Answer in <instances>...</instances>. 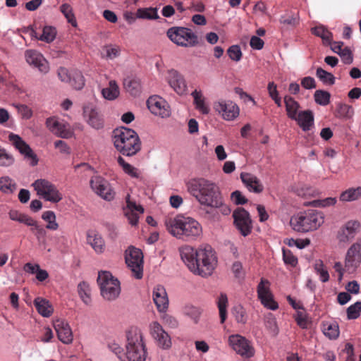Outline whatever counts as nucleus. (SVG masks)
I'll return each mask as SVG.
<instances>
[{
	"mask_svg": "<svg viewBox=\"0 0 361 361\" xmlns=\"http://www.w3.org/2000/svg\"><path fill=\"white\" fill-rule=\"evenodd\" d=\"M179 251L182 260L193 274L202 277L212 275L216 266L217 258L211 246L205 245L195 250L185 245Z\"/></svg>",
	"mask_w": 361,
	"mask_h": 361,
	"instance_id": "obj_1",
	"label": "nucleus"
},
{
	"mask_svg": "<svg viewBox=\"0 0 361 361\" xmlns=\"http://www.w3.org/2000/svg\"><path fill=\"white\" fill-rule=\"evenodd\" d=\"M188 192L202 204L211 208L223 205V197L219 186L204 178L192 179L187 183Z\"/></svg>",
	"mask_w": 361,
	"mask_h": 361,
	"instance_id": "obj_2",
	"label": "nucleus"
},
{
	"mask_svg": "<svg viewBox=\"0 0 361 361\" xmlns=\"http://www.w3.org/2000/svg\"><path fill=\"white\" fill-rule=\"evenodd\" d=\"M114 146L124 156L132 157L141 149V142L137 133L133 129L121 127L113 131Z\"/></svg>",
	"mask_w": 361,
	"mask_h": 361,
	"instance_id": "obj_3",
	"label": "nucleus"
},
{
	"mask_svg": "<svg viewBox=\"0 0 361 361\" xmlns=\"http://www.w3.org/2000/svg\"><path fill=\"white\" fill-rule=\"evenodd\" d=\"M168 231L178 239L194 240L202 233L200 224L189 217L177 216L166 221Z\"/></svg>",
	"mask_w": 361,
	"mask_h": 361,
	"instance_id": "obj_4",
	"label": "nucleus"
},
{
	"mask_svg": "<svg viewBox=\"0 0 361 361\" xmlns=\"http://www.w3.org/2000/svg\"><path fill=\"white\" fill-rule=\"evenodd\" d=\"M126 356L128 361H145L147 349L142 331L137 328L130 329L127 333Z\"/></svg>",
	"mask_w": 361,
	"mask_h": 361,
	"instance_id": "obj_5",
	"label": "nucleus"
},
{
	"mask_svg": "<svg viewBox=\"0 0 361 361\" xmlns=\"http://www.w3.org/2000/svg\"><path fill=\"white\" fill-rule=\"evenodd\" d=\"M290 223L295 231L308 232L319 227L323 224V217L321 214L312 210L293 216Z\"/></svg>",
	"mask_w": 361,
	"mask_h": 361,
	"instance_id": "obj_6",
	"label": "nucleus"
},
{
	"mask_svg": "<svg viewBox=\"0 0 361 361\" xmlns=\"http://www.w3.org/2000/svg\"><path fill=\"white\" fill-rule=\"evenodd\" d=\"M97 283L100 287L101 294L105 300H114L120 295V282L114 279L110 272H99Z\"/></svg>",
	"mask_w": 361,
	"mask_h": 361,
	"instance_id": "obj_7",
	"label": "nucleus"
},
{
	"mask_svg": "<svg viewBox=\"0 0 361 361\" xmlns=\"http://www.w3.org/2000/svg\"><path fill=\"white\" fill-rule=\"evenodd\" d=\"M167 36L173 43L180 47H192L198 44L197 36L187 27H171L167 31Z\"/></svg>",
	"mask_w": 361,
	"mask_h": 361,
	"instance_id": "obj_8",
	"label": "nucleus"
},
{
	"mask_svg": "<svg viewBox=\"0 0 361 361\" xmlns=\"http://www.w3.org/2000/svg\"><path fill=\"white\" fill-rule=\"evenodd\" d=\"M32 186L37 195L47 201L58 203L63 199V195L56 186L47 179H37L32 183Z\"/></svg>",
	"mask_w": 361,
	"mask_h": 361,
	"instance_id": "obj_9",
	"label": "nucleus"
},
{
	"mask_svg": "<svg viewBox=\"0 0 361 361\" xmlns=\"http://www.w3.org/2000/svg\"><path fill=\"white\" fill-rule=\"evenodd\" d=\"M126 263L137 279L143 276V254L141 250L133 246L128 247L125 255Z\"/></svg>",
	"mask_w": 361,
	"mask_h": 361,
	"instance_id": "obj_10",
	"label": "nucleus"
},
{
	"mask_svg": "<svg viewBox=\"0 0 361 361\" xmlns=\"http://www.w3.org/2000/svg\"><path fill=\"white\" fill-rule=\"evenodd\" d=\"M234 224L243 236L248 235L252 229L250 214L244 208L236 209L233 213Z\"/></svg>",
	"mask_w": 361,
	"mask_h": 361,
	"instance_id": "obj_11",
	"label": "nucleus"
},
{
	"mask_svg": "<svg viewBox=\"0 0 361 361\" xmlns=\"http://www.w3.org/2000/svg\"><path fill=\"white\" fill-rule=\"evenodd\" d=\"M228 341L232 348L244 358H250L255 355V349L249 341L238 334L232 335Z\"/></svg>",
	"mask_w": 361,
	"mask_h": 361,
	"instance_id": "obj_12",
	"label": "nucleus"
},
{
	"mask_svg": "<svg viewBox=\"0 0 361 361\" xmlns=\"http://www.w3.org/2000/svg\"><path fill=\"white\" fill-rule=\"evenodd\" d=\"M214 109L226 121L234 120L240 113L238 105L231 100L220 99L214 102Z\"/></svg>",
	"mask_w": 361,
	"mask_h": 361,
	"instance_id": "obj_13",
	"label": "nucleus"
},
{
	"mask_svg": "<svg viewBox=\"0 0 361 361\" xmlns=\"http://www.w3.org/2000/svg\"><path fill=\"white\" fill-rule=\"evenodd\" d=\"M92 190L104 200L111 201L114 198L115 192L107 180L101 176H94L90 181Z\"/></svg>",
	"mask_w": 361,
	"mask_h": 361,
	"instance_id": "obj_14",
	"label": "nucleus"
},
{
	"mask_svg": "<svg viewBox=\"0 0 361 361\" xmlns=\"http://www.w3.org/2000/svg\"><path fill=\"white\" fill-rule=\"evenodd\" d=\"M257 295L262 304L271 310L278 309L279 305L273 299V295L270 290V283L267 279H262L257 286Z\"/></svg>",
	"mask_w": 361,
	"mask_h": 361,
	"instance_id": "obj_15",
	"label": "nucleus"
},
{
	"mask_svg": "<svg viewBox=\"0 0 361 361\" xmlns=\"http://www.w3.org/2000/svg\"><path fill=\"white\" fill-rule=\"evenodd\" d=\"M361 262V240L353 243L348 250L345 268L349 272H353Z\"/></svg>",
	"mask_w": 361,
	"mask_h": 361,
	"instance_id": "obj_16",
	"label": "nucleus"
},
{
	"mask_svg": "<svg viewBox=\"0 0 361 361\" xmlns=\"http://www.w3.org/2000/svg\"><path fill=\"white\" fill-rule=\"evenodd\" d=\"M147 104L149 111L154 115L162 118L170 116L169 106L161 97L158 96L150 97L147 101Z\"/></svg>",
	"mask_w": 361,
	"mask_h": 361,
	"instance_id": "obj_17",
	"label": "nucleus"
},
{
	"mask_svg": "<svg viewBox=\"0 0 361 361\" xmlns=\"http://www.w3.org/2000/svg\"><path fill=\"white\" fill-rule=\"evenodd\" d=\"M8 137L9 140L22 154H23L26 158L31 159L32 166H35L37 164L38 159L37 158V155L33 152L30 146L25 141H23L20 136L11 133Z\"/></svg>",
	"mask_w": 361,
	"mask_h": 361,
	"instance_id": "obj_18",
	"label": "nucleus"
},
{
	"mask_svg": "<svg viewBox=\"0 0 361 361\" xmlns=\"http://www.w3.org/2000/svg\"><path fill=\"white\" fill-rule=\"evenodd\" d=\"M150 330L153 338L156 340L160 348L168 349L171 346L170 336L164 331L159 322H152L150 325Z\"/></svg>",
	"mask_w": 361,
	"mask_h": 361,
	"instance_id": "obj_19",
	"label": "nucleus"
},
{
	"mask_svg": "<svg viewBox=\"0 0 361 361\" xmlns=\"http://www.w3.org/2000/svg\"><path fill=\"white\" fill-rule=\"evenodd\" d=\"M26 61L37 68L39 71L47 73L49 70L47 61L39 52L35 50H27L25 51Z\"/></svg>",
	"mask_w": 361,
	"mask_h": 361,
	"instance_id": "obj_20",
	"label": "nucleus"
},
{
	"mask_svg": "<svg viewBox=\"0 0 361 361\" xmlns=\"http://www.w3.org/2000/svg\"><path fill=\"white\" fill-rule=\"evenodd\" d=\"M54 327L59 339L63 343L69 344L73 341V334L69 324L63 319L54 321Z\"/></svg>",
	"mask_w": 361,
	"mask_h": 361,
	"instance_id": "obj_21",
	"label": "nucleus"
},
{
	"mask_svg": "<svg viewBox=\"0 0 361 361\" xmlns=\"http://www.w3.org/2000/svg\"><path fill=\"white\" fill-rule=\"evenodd\" d=\"M168 82L178 94L181 95L186 92L187 85L185 79L177 71H169Z\"/></svg>",
	"mask_w": 361,
	"mask_h": 361,
	"instance_id": "obj_22",
	"label": "nucleus"
},
{
	"mask_svg": "<svg viewBox=\"0 0 361 361\" xmlns=\"http://www.w3.org/2000/svg\"><path fill=\"white\" fill-rule=\"evenodd\" d=\"M240 178L250 192L255 193L263 192L264 186L256 176L250 173H241Z\"/></svg>",
	"mask_w": 361,
	"mask_h": 361,
	"instance_id": "obj_23",
	"label": "nucleus"
},
{
	"mask_svg": "<svg viewBox=\"0 0 361 361\" xmlns=\"http://www.w3.org/2000/svg\"><path fill=\"white\" fill-rule=\"evenodd\" d=\"M360 227L357 221H349L343 227L338 234V238L341 242H347L353 239Z\"/></svg>",
	"mask_w": 361,
	"mask_h": 361,
	"instance_id": "obj_24",
	"label": "nucleus"
},
{
	"mask_svg": "<svg viewBox=\"0 0 361 361\" xmlns=\"http://www.w3.org/2000/svg\"><path fill=\"white\" fill-rule=\"evenodd\" d=\"M153 300L159 312H165L169 307L166 291L162 286H157L153 290Z\"/></svg>",
	"mask_w": 361,
	"mask_h": 361,
	"instance_id": "obj_25",
	"label": "nucleus"
},
{
	"mask_svg": "<svg viewBox=\"0 0 361 361\" xmlns=\"http://www.w3.org/2000/svg\"><path fill=\"white\" fill-rule=\"evenodd\" d=\"M83 114L87 123L94 128L100 129L103 127V120L97 110L90 105L83 107Z\"/></svg>",
	"mask_w": 361,
	"mask_h": 361,
	"instance_id": "obj_26",
	"label": "nucleus"
},
{
	"mask_svg": "<svg viewBox=\"0 0 361 361\" xmlns=\"http://www.w3.org/2000/svg\"><path fill=\"white\" fill-rule=\"evenodd\" d=\"M293 119L304 131H308L314 123V115L311 110L299 111Z\"/></svg>",
	"mask_w": 361,
	"mask_h": 361,
	"instance_id": "obj_27",
	"label": "nucleus"
},
{
	"mask_svg": "<svg viewBox=\"0 0 361 361\" xmlns=\"http://www.w3.org/2000/svg\"><path fill=\"white\" fill-rule=\"evenodd\" d=\"M34 305L38 313L44 317H50L54 312L52 305L44 298L40 297L36 298L34 300Z\"/></svg>",
	"mask_w": 361,
	"mask_h": 361,
	"instance_id": "obj_28",
	"label": "nucleus"
},
{
	"mask_svg": "<svg viewBox=\"0 0 361 361\" xmlns=\"http://www.w3.org/2000/svg\"><path fill=\"white\" fill-rule=\"evenodd\" d=\"M87 242L97 253H102L105 249V243L102 237L95 233L90 232L87 234Z\"/></svg>",
	"mask_w": 361,
	"mask_h": 361,
	"instance_id": "obj_29",
	"label": "nucleus"
},
{
	"mask_svg": "<svg viewBox=\"0 0 361 361\" xmlns=\"http://www.w3.org/2000/svg\"><path fill=\"white\" fill-rule=\"evenodd\" d=\"M283 99L288 117L292 120L295 119L300 108V104L288 95L285 96Z\"/></svg>",
	"mask_w": 361,
	"mask_h": 361,
	"instance_id": "obj_30",
	"label": "nucleus"
},
{
	"mask_svg": "<svg viewBox=\"0 0 361 361\" xmlns=\"http://www.w3.org/2000/svg\"><path fill=\"white\" fill-rule=\"evenodd\" d=\"M311 32L317 37L322 38L326 45L331 44L333 34L324 25H319L311 28Z\"/></svg>",
	"mask_w": 361,
	"mask_h": 361,
	"instance_id": "obj_31",
	"label": "nucleus"
},
{
	"mask_svg": "<svg viewBox=\"0 0 361 361\" xmlns=\"http://www.w3.org/2000/svg\"><path fill=\"white\" fill-rule=\"evenodd\" d=\"M361 197V187L350 188L342 192L340 195L339 200L341 202H353L357 200Z\"/></svg>",
	"mask_w": 361,
	"mask_h": 361,
	"instance_id": "obj_32",
	"label": "nucleus"
},
{
	"mask_svg": "<svg viewBox=\"0 0 361 361\" xmlns=\"http://www.w3.org/2000/svg\"><path fill=\"white\" fill-rule=\"evenodd\" d=\"M123 86L126 90L133 96H137L140 92L141 87L138 80L128 78L124 80Z\"/></svg>",
	"mask_w": 361,
	"mask_h": 361,
	"instance_id": "obj_33",
	"label": "nucleus"
},
{
	"mask_svg": "<svg viewBox=\"0 0 361 361\" xmlns=\"http://www.w3.org/2000/svg\"><path fill=\"white\" fill-rule=\"evenodd\" d=\"M102 94L105 99L109 100H113L117 98L119 95V89L116 81L111 80L109 87L102 90Z\"/></svg>",
	"mask_w": 361,
	"mask_h": 361,
	"instance_id": "obj_34",
	"label": "nucleus"
},
{
	"mask_svg": "<svg viewBox=\"0 0 361 361\" xmlns=\"http://www.w3.org/2000/svg\"><path fill=\"white\" fill-rule=\"evenodd\" d=\"M68 82L75 90H80L82 89L85 86V79L82 73L78 71L71 72Z\"/></svg>",
	"mask_w": 361,
	"mask_h": 361,
	"instance_id": "obj_35",
	"label": "nucleus"
},
{
	"mask_svg": "<svg viewBox=\"0 0 361 361\" xmlns=\"http://www.w3.org/2000/svg\"><path fill=\"white\" fill-rule=\"evenodd\" d=\"M78 292L82 300L87 305L91 302V290L87 283L82 281L78 286Z\"/></svg>",
	"mask_w": 361,
	"mask_h": 361,
	"instance_id": "obj_36",
	"label": "nucleus"
},
{
	"mask_svg": "<svg viewBox=\"0 0 361 361\" xmlns=\"http://www.w3.org/2000/svg\"><path fill=\"white\" fill-rule=\"evenodd\" d=\"M194 98V103L196 108L204 114H207L209 111V107L204 103V99L200 92L195 90L192 93Z\"/></svg>",
	"mask_w": 361,
	"mask_h": 361,
	"instance_id": "obj_37",
	"label": "nucleus"
},
{
	"mask_svg": "<svg viewBox=\"0 0 361 361\" xmlns=\"http://www.w3.org/2000/svg\"><path fill=\"white\" fill-rule=\"evenodd\" d=\"M16 183L9 177L0 178V190L4 193H13L16 190Z\"/></svg>",
	"mask_w": 361,
	"mask_h": 361,
	"instance_id": "obj_38",
	"label": "nucleus"
},
{
	"mask_svg": "<svg viewBox=\"0 0 361 361\" xmlns=\"http://www.w3.org/2000/svg\"><path fill=\"white\" fill-rule=\"evenodd\" d=\"M42 219L47 222L46 228L56 231L59 228V224L56 221V214L52 211H46L42 215Z\"/></svg>",
	"mask_w": 361,
	"mask_h": 361,
	"instance_id": "obj_39",
	"label": "nucleus"
},
{
	"mask_svg": "<svg viewBox=\"0 0 361 361\" xmlns=\"http://www.w3.org/2000/svg\"><path fill=\"white\" fill-rule=\"evenodd\" d=\"M9 218L16 221L24 224L25 225H30L33 224L32 218L27 214L19 212L17 210H11L8 212Z\"/></svg>",
	"mask_w": 361,
	"mask_h": 361,
	"instance_id": "obj_40",
	"label": "nucleus"
},
{
	"mask_svg": "<svg viewBox=\"0 0 361 361\" xmlns=\"http://www.w3.org/2000/svg\"><path fill=\"white\" fill-rule=\"evenodd\" d=\"M218 308L219 310V316L221 319V323L223 324L227 315L226 308L228 306V298L225 293H221L218 298Z\"/></svg>",
	"mask_w": 361,
	"mask_h": 361,
	"instance_id": "obj_41",
	"label": "nucleus"
},
{
	"mask_svg": "<svg viewBox=\"0 0 361 361\" xmlns=\"http://www.w3.org/2000/svg\"><path fill=\"white\" fill-rule=\"evenodd\" d=\"M316 75L325 85H333L335 83L334 75L322 68H317Z\"/></svg>",
	"mask_w": 361,
	"mask_h": 361,
	"instance_id": "obj_42",
	"label": "nucleus"
},
{
	"mask_svg": "<svg viewBox=\"0 0 361 361\" xmlns=\"http://www.w3.org/2000/svg\"><path fill=\"white\" fill-rule=\"evenodd\" d=\"M323 332L330 339H336L339 336L338 325L336 323L324 324Z\"/></svg>",
	"mask_w": 361,
	"mask_h": 361,
	"instance_id": "obj_43",
	"label": "nucleus"
},
{
	"mask_svg": "<svg viewBox=\"0 0 361 361\" xmlns=\"http://www.w3.org/2000/svg\"><path fill=\"white\" fill-rule=\"evenodd\" d=\"M136 16L139 18L145 19H157V9L156 8H139L137 11Z\"/></svg>",
	"mask_w": 361,
	"mask_h": 361,
	"instance_id": "obj_44",
	"label": "nucleus"
},
{
	"mask_svg": "<svg viewBox=\"0 0 361 361\" xmlns=\"http://www.w3.org/2000/svg\"><path fill=\"white\" fill-rule=\"evenodd\" d=\"M314 98L317 104L326 106L330 102L331 94L327 91L318 90L315 91Z\"/></svg>",
	"mask_w": 361,
	"mask_h": 361,
	"instance_id": "obj_45",
	"label": "nucleus"
},
{
	"mask_svg": "<svg viewBox=\"0 0 361 361\" xmlns=\"http://www.w3.org/2000/svg\"><path fill=\"white\" fill-rule=\"evenodd\" d=\"M337 116L340 118H351L354 114L353 108L346 104L339 103L336 108Z\"/></svg>",
	"mask_w": 361,
	"mask_h": 361,
	"instance_id": "obj_46",
	"label": "nucleus"
},
{
	"mask_svg": "<svg viewBox=\"0 0 361 361\" xmlns=\"http://www.w3.org/2000/svg\"><path fill=\"white\" fill-rule=\"evenodd\" d=\"M32 222L33 224H30V225H27V226L31 227V231L36 236L38 241L44 240L47 235V231L45 228L39 226L37 221L34 219H32Z\"/></svg>",
	"mask_w": 361,
	"mask_h": 361,
	"instance_id": "obj_47",
	"label": "nucleus"
},
{
	"mask_svg": "<svg viewBox=\"0 0 361 361\" xmlns=\"http://www.w3.org/2000/svg\"><path fill=\"white\" fill-rule=\"evenodd\" d=\"M60 10L61 13L65 16L68 22L71 23L73 26L75 27L77 25V22L73 13L71 6L68 4H63L61 6Z\"/></svg>",
	"mask_w": 361,
	"mask_h": 361,
	"instance_id": "obj_48",
	"label": "nucleus"
},
{
	"mask_svg": "<svg viewBox=\"0 0 361 361\" xmlns=\"http://www.w3.org/2000/svg\"><path fill=\"white\" fill-rule=\"evenodd\" d=\"M56 35V31L54 27L51 26H46L43 29L42 35L38 39L49 43L54 40Z\"/></svg>",
	"mask_w": 361,
	"mask_h": 361,
	"instance_id": "obj_49",
	"label": "nucleus"
},
{
	"mask_svg": "<svg viewBox=\"0 0 361 361\" xmlns=\"http://www.w3.org/2000/svg\"><path fill=\"white\" fill-rule=\"evenodd\" d=\"M232 314L238 323L245 324L247 322V315L245 309L241 305H236L232 310Z\"/></svg>",
	"mask_w": 361,
	"mask_h": 361,
	"instance_id": "obj_50",
	"label": "nucleus"
},
{
	"mask_svg": "<svg viewBox=\"0 0 361 361\" xmlns=\"http://www.w3.org/2000/svg\"><path fill=\"white\" fill-rule=\"evenodd\" d=\"M118 164L122 167L123 171L132 177H137L138 175L136 172L135 168H134L130 164L126 162L124 159L119 156L117 159Z\"/></svg>",
	"mask_w": 361,
	"mask_h": 361,
	"instance_id": "obj_51",
	"label": "nucleus"
},
{
	"mask_svg": "<svg viewBox=\"0 0 361 361\" xmlns=\"http://www.w3.org/2000/svg\"><path fill=\"white\" fill-rule=\"evenodd\" d=\"M347 317L349 319H355L359 317L361 312V302H356L347 308Z\"/></svg>",
	"mask_w": 361,
	"mask_h": 361,
	"instance_id": "obj_52",
	"label": "nucleus"
},
{
	"mask_svg": "<svg viewBox=\"0 0 361 361\" xmlns=\"http://www.w3.org/2000/svg\"><path fill=\"white\" fill-rule=\"evenodd\" d=\"M314 269L317 273L319 275L320 279L322 282H327L329 279V274L328 271L324 268V264L322 260H319L315 263Z\"/></svg>",
	"mask_w": 361,
	"mask_h": 361,
	"instance_id": "obj_53",
	"label": "nucleus"
},
{
	"mask_svg": "<svg viewBox=\"0 0 361 361\" xmlns=\"http://www.w3.org/2000/svg\"><path fill=\"white\" fill-rule=\"evenodd\" d=\"M53 133L58 137L66 139L70 138L73 135V132L63 123H60V126Z\"/></svg>",
	"mask_w": 361,
	"mask_h": 361,
	"instance_id": "obj_54",
	"label": "nucleus"
},
{
	"mask_svg": "<svg viewBox=\"0 0 361 361\" xmlns=\"http://www.w3.org/2000/svg\"><path fill=\"white\" fill-rule=\"evenodd\" d=\"M283 259L286 264L295 267L298 264V258L293 254V252L285 248H283Z\"/></svg>",
	"mask_w": 361,
	"mask_h": 361,
	"instance_id": "obj_55",
	"label": "nucleus"
},
{
	"mask_svg": "<svg viewBox=\"0 0 361 361\" xmlns=\"http://www.w3.org/2000/svg\"><path fill=\"white\" fill-rule=\"evenodd\" d=\"M227 54L229 58L234 61H240L242 57V51L238 45L230 47L227 50Z\"/></svg>",
	"mask_w": 361,
	"mask_h": 361,
	"instance_id": "obj_56",
	"label": "nucleus"
},
{
	"mask_svg": "<svg viewBox=\"0 0 361 361\" xmlns=\"http://www.w3.org/2000/svg\"><path fill=\"white\" fill-rule=\"evenodd\" d=\"M104 51L106 53V58L108 59H113L117 57L120 54V49L117 46L106 45L103 48Z\"/></svg>",
	"mask_w": 361,
	"mask_h": 361,
	"instance_id": "obj_57",
	"label": "nucleus"
},
{
	"mask_svg": "<svg viewBox=\"0 0 361 361\" xmlns=\"http://www.w3.org/2000/svg\"><path fill=\"white\" fill-rule=\"evenodd\" d=\"M12 156L7 154L4 149H0V166H8L13 163Z\"/></svg>",
	"mask_w": 361,
	"mask_h": 361,
	"instance_id": "obj_58",
	"label": "nucleus"
},
{
	"mask_svg": "<svg viewBox=\"0 0 361 361\" xmlns=\"http://www.w3.org/2000/svg\"><path fill=\"white\" fill-rule=\"evenodd\" d=\"M344 63L351 64L353 61V54L348 47H345L338 54Z\"/></svg>",
	"mask_w": 361,
	"mask_h": 361,
	"instance_id": "obj_59",
	"label": "nucleus"
},
{
	"mask_svg": "<svg viewBox=\"0 0 361 361\" xmlns=\"http://www.w3.org/2000/svg\"><path fill=\"white\" fill-rule=\"evenodd\" d=\"M231 198L235 204H244L247 202V199L239 190L233 192Z\"/></svg>",
	"mask_w": 361,
	"mask_h": 361,
	"instance_id": "obj_60",
	"label": "nucleus"
},
{
	"mask_svg": "<svg viewBox=\"0 0 361 361\" xmlns=\"http://www.w3.org/2000/svg\"><path fill=\"white\" fill-rule=\"evenodd\" d=\"M301 85L307 90L314 89L316 88V82L313 78L307 76L302 79Z\"/></svg>",
	"mask_w": 361,
	"mask_h": 361,
	"instance_id": "obj_61",
	"label": "nucleus"
},
{
	"mask_svg": "<svg viewBox=\"0 0 361 361\" xmlns=\"http://www.w3.org/2000/svg\"><path fill=\"white\" fill-rule=\"evenodd\" d=\"M264 44V41L257 36H252L250 39V45L254 49L260 50Z\"/></svg>",
	"mask_w": 361,
	"mask_h": 361,
	"instance_id": "obj_62",
	"label": "nucleus"
},
{
	"mask_svg": "<svg viewBox=\"0 0 361 361\" xmlns=\"http://www.w3.org/2000/svg\"><path fill=\"white\" fill-rule=\"evenodd\" d=\"M60 123L56 118L50 117L46 121V126L53 133L60 126Z\"/></svg>",
	"mask_w": 361,
	"mask_h": 361,
	"instance_id": "obj_63",
	"label": "nucleus"
},
{
	"mask_svg": "<svg viewBox=\"0 0 361 361\" xmlns=\"http://www.w3.org/2000/svg\"><path fill=\"white\" fill-rule=\"evenodd\" d=\"M54 146L56 149H59L61 153L69 154L71 153V149L63 140H57L54 142Z\"/></svg>",
	"mask_w": 361,
	"mask_h": 361,
	"instance_id": "obj_64",
	"label": "nucleus"
}]
</instances>
